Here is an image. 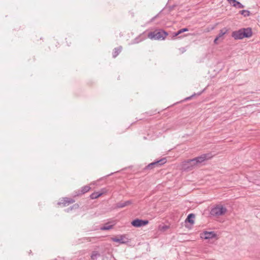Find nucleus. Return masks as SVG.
<instances>
[{
	"instance_id": "nucleus-1",
	"label": "nucleus",
	"mask_w": 260,
	"mask_h": 260,
	"mask_svg": "<svg viewBox=\"0 0 260 260\" xmlns=\"http://www.w3.org/2000/svg\"><path fill=\"white\" fill-rule=\"evenodd\" d=\"M252 35V29L250 27H247L233 31L232 37L235 40H241L245 38H250Z\"/></svg>"
},
{
	"instance_id": "nucleus-2",
	"label": "nucleus",
	"mask_w": 260,
	"mask_h": 260,
	"mask_svg": "<svg viewBox=\"0 0 260 260\" xmlns=\"http://www.w3.org/2000/svg\"><path fill=\"white\" fill-rule=\"evenodd\" d=\"M168 33L163 29H157L148 34V37L151 40H165Z\"/></svg>"
},
{
	"instance_id": "nucleus-3",
	"label": "nucleus",
	"mask_w": 260,
	"mask_h": 260,
	"mask_svg": "<svg viewBox=\"0 0 260 260\" xmlns=\"http://www.w3.org/2000/svg\"><path fill=\"white\" fill-rule=\"evenodd\" d=\"M167 162L166 158H162L158 160L150 163L146 166L143 170L144 173H148V170L153 169L155 167H159L165 164Z\"/></svg>"
},
{
	"instance_id": "nucleus-4",
	"label": "nucleus",
	"mask_w": 260,
	"mask_h": 260,
	"mask_svg": "<svg viewBox=\"0 0 260 260\" xmlns=\"http://www.w3.org/2000/svg\"><path fill=\"white\" fill-rule=\"evenodd\" d=\"M227 211L225 207L222 205H218L212 208L210 211V214L212 216L218 217L224 214Z\"/></svg>"
},
{
	"instance_id": "nucleus-5",
	"label": "nucleus",
	"mask_w": 260,
	"mask_h": 260,
	"mask_svg": "<svg viewBox=\"0 0 260 260\" xmlns=\"http://www.w3.org/2000/svg\"><path fill=\"white\" fill-rule=\"evenodd\" d=\"M212 157L211 153L203 154L199 156L196 157L192 159L191 161L195 162L197 165L203 162L206 160H208Z\"/></svg>"
},
{
	"instance_id": "nucleus-6",
	"label": "nucleus",
	"mask_w": 260,
	"mask_h": 260,
	"mask_svg": "<svg viewBox=\"0 0 260 260\" xmlns=\"http://www.w3.org/2000/svg\"><path fill=\"white\" fill-rule=\"evenodd\" d=\"M91 189V187L89 185H85L81 188L80 189H79L77 191H74L73 197L76 198L77 197H80L85 193L87 192Z\"/></svg>"
},
{
	"instance_id": "nucleus-7",
	"label": "nucleus",
	"mask_w": 260,
	"mask_h": 260,
	"mask_svg": "<svg viewBox=\"0 0 260 260\" xmlns=\"http://www.w3.org/2000/svg\"><path fill=\"white\" fill-rule=\"evenodd\" d=\"M148 222L149 221L148 220H143L137 218L133 220L132 221L131 224L134 227L139 228L147 225Z\"/></svg>"
},
{
	"instance_id": "nucleus-8",
	"label": "nucleus",
	"mask_w": 260,
	"mask_h": 260,
	"mask_svg": "<svg viewBox=\"0 0 260 260\" xmlns=\"http://www.w3.org/2000/svg\"><path fill=\"white\" fill-rule=\"evenodd\" d=\"M112 240L114 242H118L119 244H127L130 240L126 237L125 235H120L119 238L114 237L112 238Z\"/></svg>"
},
{
	"instance_id": "nucleus-9",
	"label": "nucleus",
	"mask_w": 260,
	"mask_h": 260,
	"mask_svg": "<svg viewBox=\"0 0 260 260\" xmlns=\"http://www.w3.org/2000/svg\"><path fill=\"white\" fill-rule=\"evenodd\" d=\"M192 160V159H188L184 162L183 165L184 169L190 171L193 167L197 166L195 162L191 161Z\"/></svg>"
},
{
	"instance_id": "nucleus-10",
	"label": "nucleus",
	"mask_w": 260,
	"mask_h": 260,
	"mask_svg": "<svg viewBox=\"0 0 260 260\" xmlns=\"http://www.w3.org/2000/svg\"><path fill=\"white\" fill-rule=\"evenodd\" d=\"M204 235V237L201 236L202 238H204L205 239H213L214 238H216L217 237V234L213 231L208 232L204 231L203 233Z\"/></svg>"
},
{
	"instance_id": "nucleus-11",
	"label": "nucleus",
	"mask_w": 260,
	"mask_h": 260,
	"mask_svg": "<svg viewBox=\"0 0 260 260\" xmlns=\"http://www.w3.org/2000/svg\"><path fill=\"white\" fill-rule=\"evenodd\" d=\"M75 202V200L70 198H63L60 202H58V205H62L63 206H66L67 204L69 205Z\"/></svg>"
},
{
	"instance_id": "nucleus-12",
	"label": "nucleus",
	"mask_w": 260,
	"mask_h": 260,
	"mask_svg": "<svg viewBox=\"0 0 260 260\" xmlns=\"http://www.w3.org/2000/svg\"><path fill=\"white\" fill-rule=\"evenodd\" d=\"M132 203L131 200H128L125 202H119L115 204V208H122L131 205Z\"/></svg>"
},
{
	"instance_id": "nucleus-13",
	"label": "nucleus",
	"mask_w": 260,
	"mask_h": 260,
	"mask_svg": "<svg viewBox=\"0 0 260 260\" xmlns=\"http://www.w3.org/2000/svg\"><path fill=\"white\" fill-rule=\"evenodd\" d=\"M195 217V215L193 213H190L188 215L187 218H186L185 222V223H189L191 225H192L194 222V218Z\"/></svg>"
},
{
	"instance_id": "nucleus-14",
	"label": "nucleus",
	"mask_w": 260,
	"mask_h": 260,
	"mask_svg": "<svg viewBox=\"0 0 260 260\" xmlns=\"http://www.w3.org/2000/svg\"><path fill=\"white\" fill-rule=\"evenodd\" d=\"M122 50V47L121 46H119L118 47L115 48L112 52V56L113 58L116 57L119 53L121 52Z\"/></svg>"
},
{
	"instance_id": "nucleus-15",
	"label": "nucleus",
	"mask_w": 260,
	"mask_h": 260,
	"mask_svg": "<svg viewBox=\"0 0 260 260\" xmlns=\"http://www.w3.org/2000/svg\"><path fill=\"white\" fill-rule=\"evenodd\" d=\"M104 192H94L90 195V198L91 199H95L101 197Z\"/></svg>"
},
{
	"instance_id": "nucleus-16",
	"label": "nucleus",
	"mask_w": 260,
	"mask_h": 260,
	"mask_svg": "<svg viewBox=\"0 0 260 260\" xmlns=\"http://www.w3.org/2000/svg\"><path fill=\"white\" fill-rule=\"evenodd\" d=\"M101 256V254L97 251H93L92 252V254L91 255V259L92 260H97L98 258Z\"/></svg>"
},
{
	"instance_id": "nucleus-17",
	"label": "nucleus",
	"mask_w": 260,
	"mask_h": 260,
	"mask_svg": "<svg viewBox=\"0 0 260 260\" xmlns=\"http://www.w3.org/2000/svg\"><path fill=\"white\" fill-rule=\"evenodd\" d=\"M114 224L110 225L109 223H106L104 226L101 227L100 229L102 231H107L112 229L113 228Z\"/></svg>"
},
{
	"instance_id": "nucleus-18",
	"label": "nucleus",
	"mask_w": 260,
	"mask_h": 260,
	"mask_svg": "<svg viewBox=\"0 0 260 260\" xmlns=\"http://www.w3.org/2000/svg\"><path fill=\"white\" fill-rule=\"evenodd\" d=\"M232 4L234 7H237L239 9L243 8L244 7V6L242 4L236 0H234Z\"/></svg>"
},
{
	"instance_id": "nucleus-19",
	"label": "nucleus",
	"mask_w": 260,
	"mask_h": 260,
	"mask_svg": "<svg viewBox=\"0 0 260 260\" xmlns=\"http://www.w3.org/2000/svg\"><path fill=\"white\" fill-rule=\"evenodd\" d=\"M228 31V29L224 27L220 30L219 33L217 36L219 38H220L221 37H222L224 34H225Z\"/></svg>"
},
{
	"instance_id": "nucleus-20",
	"label": "nucleus",
	"mask_w": 260,
	"mask_h": 260,
	"mask_svg": "<svg viewBox=\"0 0 260 260\" xmlns=\"http://www.w3.org/2000/svg\"><path fill=\"white\" fill-rule=\"evenodd\" d=\"M204 91V90H203V91H201V92H200L198 93L197 94H196V93H194V94H193L192 95H191V96H188V97H187V98H185V99H184V100H183L181 101L180 102V103H181V102H183V101H188V100H191L192 98H193V97H194L195 95H201V94H202V93Z\"/></svg>"
},
{
	"instance_id": "nucleus-21",
	"label": "nucleus",
	"mask_w": 260,
	"mask_h": 260,
	"mask_svg": "<svg viewBox=\"0 0 260 260\" xmlns=\"http://www.w3.org/2000/svg\"><path fill=\"white\" fill-rule=\"evenodd\" d=\"M240 14L243 15L244 17H247L250 15V12L248 10H243L240 11Z\"/></svg>"
},
{
	"instance_id": "nucleus-22",
	"label": "nucleus",
	"mask_w": 260,
	"mask_h": 260,
	"mask_svg": "<svg viewBox=\"0 0 260 260\" xmlns=\"http://www.w3.org/2000/svg\"><path fill=\"white\" fill-rule=\"evenodd\" d=\"M79 207L78 204H75L73 206L70 207L67 209V212H69L73 209H77Z\"/></svg>"
},
{
	"instance_id": "nucleus-23",
	"label": "nucleus",
	"mask_w": 260,
	"mask_h": 260,
	"mask_svg": "<svg viewBox=\"0 0 260 260\" xmlns=\"http://www.w3.org/2000/svg\"><path fill=\"white\" fill-rule=\"evenodd\" d=\"M188 31V29L187 28L185 27V28H183L181 29H179L178 31V33L180 35L181 34H182L184 32H185V31Z\"/></svg>"
},
{
	"instance_id": "nucleus-24",
	"label": "nucleus",
	"mask_w": 260,
	"mask_h": 260,
	"mask_svg": "<svg viewBox=\"0 0 260 260\" xmlns=\"http://www.w3.org/2000/svg\"><path fill=\"white\" fill-rule=\"evenodd\" d=\"M186 50L185 47H181V48H179V51L181 52V53H183L184 52H185L186 51Z\"/></svg>"
},
{
	"instance_id": "nucleus-25",
	"label": "nucleus",
	"mask_w": 260,
	"mask_h": 260,
	"mask_svg": "<svg viewBox=\"0 0 260 260\" xmlns=\"http://www.w3.org/2000/svg\"><path fill=\"white\" fill-rule=\"evenodd\" d=\"M180 34H179L178 33V31L177 32H174L173 34V36L172 37V39H174L175 37H176L177 36H178V35H179Z\"/></svg>"
},
{
	"instance_id": "nucleus-26",
	"label": "nucleus",
	"mask_w": 260,
	"mask_h": 260,
	"mask_svg": "<svg viewBox=\"0 0 260 260\" xmlns=\"http://www.w3.org/2000/svg\"><path fill=\"white\" fill-rule=\"evenodd\" d=\"M68 40H69V42L68 41V39L66 38L67 45L69 46L71 44V40L70 38H69Z\"/></svg>"
},
{
	"instance_id": "nucleus-27",
	"label": "nucleus",
	"mask_w": 260,
	"mask_h": 260,
	"mask_svg": "<svg viewBox=\"0 0 260 260\" xmlns=\"http://www.w3.org/2000/svg\"><path fill=\"white\" fill-rule=\"evenodd\" d=\"M141 41V39H140L139 38H136V39H135L134 40V43H138L139 42H140V41Z\"/></svg>"
},
{
	"instance_id": "nucleus-28",
	"label": "nucleus",
	"mask_w": 260,
	"mask_h": 260,
	"mask_svg": "<svg viewBox=\"0 0 260 260\" xmlns=\"http://www.w3.org/2000/svg\"><path fill=\"white\" fill-rule=\"evenodd\" d=\"M219 39H220V38H219L218 37H216L215 38V39H214V43L215 44H218L217 41H218V40Z\"/></svg>"
},
{
	"instance_id": "nucleus-29",
	"label": "nucleus",
	"mask_w": 260,
	"mask_h": 260,
	"mask_svg": "<svg viewBox=\"0 0 260 260\" xmlns=\"http://www.w3.org/2000/svg\"><path fill=\"white\" fill-rule=\"evenodd\" d=\"M175 7V5H173V6H170V7H169V11H172V10L174 8V7Z\"/></svg>"
},
{
	"instance_id": "nucleus-30",
	"label": "nucleus",
	"mask_w": 260,
	"mask_h": 260,
	"mask_svg": "<svg viewBox=\"0 0 260 260\" xmlns=\"http://www.w3.org/2000/svg\"><path fill=\"white\" fill-rule=\"evenodd\" d=\"M158 16V14L155 15L154 17H153L151 19V21H154Z\"/></svg>"
},
{
	"instance_id": "nucleus-31",
	"label": "nucleus",
	"mask_w": 260,
	"mask_h": 260,
	"mask_svg": "<svg viewBox=\"0 0 260 260\" xmlns=\"http://www.w3.org/2000/svg\"><path fill=\"white\" fill-rule=\"evenodd\" d=\"M168 228H169V226H167V225H164V226H162V230H164L165 231V230H166L168 229Z\"/></svg>"
},
{
	"instance_id": "nucleus-32",
	"label": "nucleus",
	"mask_w": 260,
	"mask_h": 260,
	"mask_svg": "<svg viewBox=\"0 0 260 260\" xmlns=\"http://www.w3.org/2000/svg\"><path fill=\"white\" fill-rule=\"evenodd\" d=\"M227 1H228L230 3V4H232V3L233 2V1H234V0H227Z\"/></svg>"
},
{
	"instance_id": "nucleus-33",
	"label": "nucleus",
	"mask_w": 260,
	"mask_h": 260,
	"mask_svg": "<svg viewBox=\"0 0 260 260\" xmlns=\"http://www.w3.org/2000/svg\"><path fill=\"white\" fill-rule=\"evenodd\" d=\"M58 45H59V43L56 42L55 43V46L57 47Z\"/></svg>"
}]
</instances>
